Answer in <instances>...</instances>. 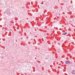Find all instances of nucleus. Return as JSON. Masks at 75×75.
Wrapping results in <instances>:
<instances>
[{"instance_id":"f257e3e1","label":"nucleus","mask_w":75,"mask_h":75,"mask_svg":"<svg viewBox=\"0 0 75 75\" xmlns=\"http://www.w3.org/2000/svg\"><path fill=\"white\" fill-rule=\"evenodd\" d=\"M70 64V62L69 61H67L66 62V64L68 65V64Z\"/></svg>"},{"instance_id":"f03ea898","label":"nucleus","mask_w":75,"mask_h":75,"mask_svg":"<svg viewBox=\"0 0 75 75\" xmlns=\"http://www.w3.org/2000/svg\"><path fill=\"white\" fill-rule=\"evenodd\" d=\"M67 32L65 33H63L62 34V35H67Z\"/></svg>"},{"instance_id":"7ed1b4c3","label":"nucleus","mask_w":75,"mask_h":75,"mask_svg":"<svg viewBox=\"0 0 75 75\" xmlns=\"http://www.w3.org/2000/svg\"><path fill=\"white\" fill-rule=\"evenodd\" d=\"M72 74H75V71H72Z\"/></svg>"}]
</instances>
